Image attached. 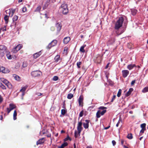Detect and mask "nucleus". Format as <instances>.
I'll list each match as a JSON object with an SVG mask.
<instances>
[{
  "instance_id": "1",
  "label": "nucleus",
  "mask_w": 148,
  "mask_h": 148,
  "mask_svg": "<svg viewBox=\"0 0 148 148\" xmlns=\"http://www.w3.org/2000/svg\"><path fill=\"white\" fill-rule=\"evenodd\" d=\"M124 19L122 17L119 18L118 20L116 22L115 24L114 28L115 29H118L121 27L123 25Z\"/></svg>"
},
{
  "instance_id": "2",
  "label": "nucleus",
  "mask_w": 148,
  "mask_h": 148,
  "mask_svg": "<svg viewBox=\"0 0 148 148\" xmlns=\"http://www.w3.org/2000/svg\"><path fill=\"white\" fill-rule=\"evenodd\" d=\"M60 9L62 13L64 14H67L69 12L68 6L66 3L62 4L60 7Z\"/></svg>"
},
{
  "instance_id": "3",
  "label": "nucleus",
  "mask_w": 148,
  "mask_h": 148,
  "mask_svg": "<svg viewBox=\"0 0 148 148\" xmlns=\"http://www.w3.org/2000/svg\"><path fill=\"white\" fill-rule=\"evenodd\" d=\"M104 107H100L99 108L100 110H98L96 113V116L97 118H99L101 115H103L106 112V110H104Z\"/></svg>"
},
{
  "instance_id": "4",
  "label": "nucleus",
  "mask_w": 148,
  "mask_h": 148,
  "mask_svg": "<svg viewBox=\"0 0 148 148\" xmlns=\"http://www.w3.org/2000/svg\"><path fill=\"white\" fill-rule=\"evenodd\" d=\"M42 73L39 71H32L31 73V75L33 77H36L42 75Z\"/></svg>"
},
{
  "instance_id": "5",
  "label": "nucleus",
  "mask_w": 148,
  "mask_h": 148,
  "mask_svg": "<svg viewBox=\"0 0 148 148\" xmlns=\"http://www.w3.org/2000/svg\"><path fill=\"white\" fill-rule=\"evenodd\" d=\"M22 47L23 46L21 44H18L12 50V51L14 53H16L18 51H19Z\"/></svg>"
},
{
  "instance_id": "6",
  "label": "nucleus",
  "mask_w": 148,
  "mask_h": 148,
  "mask_svg": "<svg viewBox=\"0 0 148 148\" xmlns=\"http://www.w3.org/2000/svg\"><path fill=\"white\" fill-rule=\"evenodd\" d=\"M16 108L15 105L13 103H10L9 104V106L8 108H7V112L8 114L12 110Z\"/></svg>"
},
{
  "instance_id": "7",
  "label": "nucleus",
  "mask_w": 148,
  "mask_h": 148,
  "mask_svg": "<svg viewBox=\"0 0 148 148\" xmlns=\"http://www.w3.org/2000/svg\"><path fill=\"white\" fill-rule=\"evenodd\" d=\"M57 43V41L56 40H54L52 41L48 45L47 48L48 49H50L52 47H53L56 45Z\"/></svg>"
},
{
  "instance_id": "8",
  "label": "nucleus",
  "mask_w": 148,
  "mask_h": 148,
  "mask_svg": "<svg viewBox=\"0 0 148 148\" xmlns=\"http://www.w3.org/2000/svg\"><path fill=\"white\" fill-rule=\"evenodd\" d=\"M82 123L81 122H79L77 124V130L81 132L82 127Z\"/></svg>"
},
{
  "instance_id": "9",
  "label": "nucleus",
  "mask_w": 148,
  "mask_h": 148,
  "mask_svg": "<svg viewBox=\"0 0 148 148\" xmlns=\"http://www.w3.org/2000/svg\"><path fill=\"white\" fill-rule=\"evenodd\" d=\"M83 97L82 96H80L78 99L79 105L80 106H82L83 102Z\"/></svg>"
},
{
  "instance_id": "10",
  "label": "nucleus",
  "mask_w": 148,
  "mask_h": 148,
  "mask_svg": "<svg viewBox=\"0 0 148 148\" xmlns=\"http://www.w3.org/2000/svg\"><path fill=\"white\" fill-rule=\"evenodd\" d=\"M55 27L57 29V31L58 32H59L61 28L62 25L60 23H57L55 25Z\"/></svg>"
},
{
  "instance_id": "11",
  "label": "nucleus",
  "mask_w": 148,
  "mask_h": 148,
  "mask_svg": "<svg viewBox=\"0 0 148 148\" xmlns=\"http://www.w3.org/2000/svg\"><path fill=\"white\" fill-rule=\"evenodd\" d=\"M9 72V71L7 69L6 70L3 67H0V72H2L3 73H7Z\"/></svg>"
},
{
  "instance_id": "12",
  "label": "nucleus",
  "mask_w": 148,
  "mask_h": 148,
  "mask_svg": "<svg viewBox=\"0 0 148 148\" xmlns=\"http://www.w3.org/2000/svg\"><path fill=\"white\" fill-rule=\"evenodd\" d=\"M85 123H83V126L85 129H87L89 127V121L88 120H86L85 121Z\"/></svg>"
},
{
  "instance_id": "13",
  "label": "nucleus",
  "mask_w": 148,
  "mask_h": 148,
  "mask_svg": "<svg viewBox=\"0 0 148 148\" xmlns=\"http://www.w3.org/2000/svg\"><path fill=\"white\" fill-rule=\"evenodd\" d=\"M123 76V77H126L129 73V71L127 70H124L122 71Z\"/></svg>"
},
{
  "instance_id": "14",
  "label": "nucleus",
  "mask_w": 148,
  "mask_h": 148,
  "mask_svg": "<svg viewBox=\"0 0 148 148\" xmlns=\"http://www.w3.org/2000/svg\"><path fill=\"white\" fill-rule=\"evenodd\" d=\"M6 50V47L4 45H0V53H3Z\"/></svg>"
},
{
  "instance_id": "15",
  "label": "nucleus",
  "mask_w": 148,
  "mask_h": 148,
  "mask_svg": "<svg viewBox=\"0 0 148 148\" xmlns=\"http://www.w3.org/2000/svg\"><path fill=\"white\" fill-rule=\"evenodd\" d=\"M70 40V38L69 37H65L63 40V42L64 44H67Z\"/></svg>"
},
{
  "instance_id": "16",
  "label": "nucleus",
  "mask_w": 148,
  "mask_h": 148,
  "mask_svg": "<svg viewBox=\"0 0 148 148\" xmlns=\"http://www.w3.org/2000/svg\"><path fill=\"white\" fill-rule=\"evenodd\" d=\"M41 53L40 51L36 53L33 54V58L34 59H36L38 57L41 55Z\"/></svg>"
},
{
  "instance_id": "17",
  "label": "nucleus",
  "mask_w": 148,
  "mask_h": 148,
  "mask_svg": "<svg viewBox=\"0 0 148 148\" xmlns=\"http://www.w3.org/2000/svg\"><path fill=\"white\" fill-rule=\"evenodd\" d=\"M133 89L132 88H130L129 89L128 91L127 92V93L125 94V96L127 97L129 96L131 92L133 91Z\"/></svg>"
},
{
  "instance_id": "18",
  "label": "nucleus",
  "mask_w": 148,
  "mask_h": 148,
  "mask_svg": "<svg viewBox=\"0 0 148 148\" xmlns=\"http://www.w3.org/2000/svg\"><path fill=\"white\" fill-rule=\"evenodd\" d=\"M81 132L78 131L76 130H75L74 132V136L75 138H77L78 136H79L80 135Z\"/></svg>"
},
{
  "instance_id": "19",
  "label": "nucleus",
  "mask_w": 148,
  "mask_h": 148,
  "mask_svg": "<svg viewBox=\"0 0 148 148\" xmlns=\"http://www.w3.org/2000/svg\"><path fill=\"white\" fill-rule=\"evenodd\" d=\"M1 80L2 82L5 84L6 85H7L9 83V82L8 80L4 78H1Z\"/></svg>"
},
{
  "instance_id": "20",
  "label": "nucleus",
  "mask_w": 148,
  "mask_h": 148,
  "mask_svg": "<svg viewBox=\"0 0 148 148\" xmlns=\"http://www.w3.org/2000/svg\"><path fill=\"white\" fill-rule=\"evenodd\" d=\"M135 66V64H131L127 66V69L129 70H131V69H132Z\"/></svg>"
},
{
  "instance_id": "21",
  "label": "nucleus",
  "mask_w": 148,
  "mask_h": 148,
  "mask_svg": "<svg viewBox=\"0 0 148 148\" xmlns=\"http://www.w3.org/2000/svg\"><path fill=\"white\" fill-rule=\"evenodd\" d=\"M60 57L59 55H57L56 56H55V57L54 58L55 62H58V61L60 60Z\"/></svg>"
},
{
  "instance_id": "22",
  "label": "nucleus",
  "mask_w": 148,
  "mask_h": 148,
  "mask_svg": "<svg viewBox=\"0 0 148 148\" xmlns=\"http://www.w3.org/2000/svg\"><path fill=\"white\" fill-rule=\"evenodd\" d=\"M44 142V141L43 140V139L42 138L39 139L38 141H37L36 143V144L37 145L43 143Z\"/></svg>"
},
{
  "instance_id": "23",
  "label": "nucleus",
  "mask_w": 148,
  "mask_h": 148,
  "mask_svg": "<svg viewBox=\"0 0 148 148\" xmlns=\"http://www.w3.org/2000/svg\"><path fill=\"white\" fill-rule=\"evenodd\" d=\"M68 145V143L66 142H65L63 144H62L60 146L58 147V148H64V147L67 146Z\"/></svg>"
},
{
  "instance_id": "24",
  "label": "nucleus",
  "mask_w": 148,
  "mask_h": 148,
  "mask_svg": "<svg viewBox=\"0 0 148 148\" xmlns=\"http://www.w3.org/2000/svg\"><path fill=\"white\" fill-rule=\"evenodd\" d=\"M86 45H84V46H82L80 49V51L82 52V53H84L85 51L84 48V47H86Z\"/></svg>"
},
{
  "instance_id": "25",
  "label": "nucleus",
  "mask_w": 148,
  "mask_h": 148,
  "mask_svg": "<svg viewBox=\"0 0 148 148\" xmlns=\"http://www.w3.org/2000/svg\"><path fill=\"white\" fill-rule=\"evenodd\" d=\"M17 112L16 110H14L13 113V119L14 120L16 119Z\"/></svg>"
},
{
  "instance_id": "26",
  "label": "nucleus",
  "mask_w": 148,
  "mask_h": 148,
  "mask_svg": "<svg viewBox=\"0 0 148 148\" xmlns=\"http://www.w3.org/2000/svg\"><path fill=\"white\" fill-rule=\"evenodd\" d=\"M13 77L14 79L16 80L19 81L20 79V78L19 77L16 75H14Z\"/></svg>"
},
{
  "instance_id": "27",
  "label": "nucleus",
  "mask_w": 148,
  "mask_h": 148,
  "mask_svg": "<svg viewBox=\"0 0 148 148\" xmlns=\"http://www.w3.org/2000/svg\"><path fill=\"white\" fill-rule=\"evenodd\" d=\"M68 48L67 47H65L63 53L65 55H67L68 53Z\"/></svg>"
},
{
  "instance_id": "28",
  "label": "nucleus",
  "mask_w": 148,
  "mask_h": 148,
  "mask_svg": "<svg viewBox=\"0 0 148 148\" xmlns=\"http://www.w3.org/2000/svg\"><path fill=\"white\" fill-rule=\"evenodd\" d=\"M127 138L129 139H131L133 138L132 135L131 133L128 134L127 136Z\"/></svg>"
},
{
  "instance_id": "29",
  "label": "nucleus",
  "mask_w": 148,
  "mask_h": 148,
  "mask_svg": "<svg viewBox=\"0 0 148 148\" xmlns=\"http://www.w3.org/2000/svg\"><path fill=\"white\" fill-rule=\"evenodd\" d=\"M73 96V95L71 93H69L68 95L67 98L69 99H71Z\"/></svg>"
},
{
  "instance_id": "30",
  "label": "nucleus",
  "mask_w": 148,
  "mask_h": 148,
  "mask_svg": "<svg viewBox=\"0 0 148 148\" xmlns=\"http://www.w3.org/2000/svg\"><path fill=\"white\" fill-rule=\"evenodd\" d=\"M4 19L6 23H7L8 22V20L9 19V16L8 15H5L4 17Z\"/></svg>"
},
{
  "instance_id": "31",
  "label": "nucleus",
  "mask_w": 148,
  "mask_h": 148,
  "mask_svg": "<svg viewBox=\"0 0 148 148\" xmlns=\"http://www.w3.org/2000/svg\"><path fill=\"white\" fill-rule=\"evenodd\" d=\"M122 92V90L121 89H119V91L117 93V96L118 97H119L121 94Z\"/></svg>"
},
{
  "instance_id": "32",
  "label": "nucleus",
  "mask_w": 148,
  "mask_h": 148,
  "mask_svg": "<svg viewBox=\"0 0 148 148\" xmlns=\"http://www.w3.org/2000/svg\"><path fill=\"white\" fill-rule=\"evenodd\" d=\"M18 19V16L16 15L14 16L12 20L13 22L16 21Z\"/></svg>"
},
{
  "instance_id": "33",
  "label": "nucleus",
  "mask_w": 148,
  "mask_h": 148,
  "mask_svg": "<svg viewBox=\"0 0 148 148\" xmlns=\"http://www.w3.org/2000/svg\"><path fill=\"white\" fill-rule=\"evenodd\" d=\"M10 89H12L13 88V86L9 82L6 85Z\"/></svg>"
},
{
  "instance_id": "34",
  "label": "nucleus",
  "mask_w": 148,
  "mask_h": 148,
  "mask_svg": "<svg viewBox=\"0 0 148 148\" xmlns=\"http://www.w3.org/2000/svg\"><path fill=\"white\" fill-rule=\"evenodd\" d=\"M148 91V87H145L142 90V92H143L145 93Z\"/></svg>"
},
{
  "instance_id": "35",
  "label": "nucleus",
  "mask_w": 148,
  "mask_h": 148,
  "mask_svg": "<svg viewBox=\"0 0 148 148\" xmlns=\"http://www.w3.org/2000/svg\"><path fill=\"white\" fill-rule=\"evenodd\" d=\"M6 56L8 59L10 60L12 58V56L10 53H7L6 55Z\"/></svg>"
},
{
  "instance_id": "36",
  "label": "nucleus",
  "mask_w": 148,
  "mask_h": 148,
  "mask_svg": "<svg viewBox=\"0 0 148 148\" xmlns=\"http://www.w3.org/2000/svg\"><path fill=\"white\" fill-rule=\"evenodd\" d=\"M146 126V124L144 123L140 125V127L143 129H145V127Z\"/></svg>"
},
{
  "instance_id": "37",
  "label": "nucleus",
  "mask_w": 148,
  "mask_h": 148,
  "mask_svg": "<svg viewBox=\"0 0 148 148\" xmlns=\"http://www.w3.org/2000/svg\"><path fill=\"white\" fill-rule=\"evenodd\" d=\"M132 12L133 15H135L137 13V11L135 9H134L132 10Z\"/></svg>"
},
{
  "instance_id": "38",
  "label": "nucleus",
  "mask_w": 148,
  "mask_h": 148,
  "mask_svg": "<svg viewBox=\"0 0 148 148\" xmlns=\"http://www.w3.org/2000/svg\"><path fill=\"white\" fill-rule=\"evenodd\" d=\"M82 62H77V65L78 68H80V65L81 64Z\"/></svg>"
},
{
  "instance_id": "39",
  "label": "nucleus",
  "mask_w": 148,
  "mask_h": 148,
  "mask_svg": "<svg viewBox=\"0 0 148 148\" xmlns=\"http://www.w3.org/2000/svg\"><path fill=\"white\" fill-rule=\"evenodd\" d=\"M66 110L65 109H62L61 111V114L62 115H64L66 113Z\"/></svg>"
},
{
  "instance_id": "40",
  "label": "nucleus",
  "mask_w": 148,
  "mask_h": 148,
  "mask_svg": "<svg viewBox=\"0 0 148 148\" xmlns=\"http://www.w3.org/2000/svg\"><path fill=\"white\" fill-rule=\"evenodd\" d=\"M26 88L25 87H23L21 88V89L20 90V91L24 92L26 90Z\"/></svg>"
},
{
  "instance_id": "41",
  "label": "nucleus",
  "mask_w": 148,
  "mask_h": 148,
  "mask_svg": "<svg viewBox=\"0 0 148 148\" xmlns=\"http://www.w3.org/2000/svg\"><path fill=\"white\" fill-rule=\"evenodd\" d=\"M0 87L2 88L3 89H6V87L5 86L2 84H0Z\"/></svg>"
},
{
  "instance_id": "42",
  "label": "nucleus",
  "mask_w": 148,
  "mask_h": 148,
  "mask_svg": "<svg viewBox=\"0 0 148 148\" xmlns=\"http://www.w3.org/2000/svg\"><path fill=\"white\" fill-rule=\"evenodd\" d=\"M58 79V77L56 76H55L53 77V80L55 81H57Z\"/></svg>"
},
{
  "instance_id": "43",
  "label": "nucleus",
  "mask_w": 148,
  "mask_h": 148,
  "mask_svg": "<svg viewBox=\"0 0 148 148\" xmlns=\"http://www.w3.org/2000/svg\"><path fill=\"white\" fill-rule=\"evenodd\" d=\"M41 9V7L40 6H38L36 8L35 11H40Z\"/></svg>"
},
{
  "instance_id": "44",
  "label": "nucleus",
  "mask_w": 148,
  "mask_h": 148,
  "mask_svg": "<svg viewBox=\"0 0 148 148\" xmlns=\"http://www.w3.org/2000/svg\"><path fill=\"white\" fill-rule=\"evenodd\" d=\"M84 113V111L83 110H82L79 113V117H81L83 116V114Z\"/></svg>"
},
{
  "instance_id": "45",
  "label": "nucleus",
  "mask_w": 148,
  "mask_h": 148,
  "mask_svg": "<svg viewBox=\"0 0 148 148\" xmlns=\"http://www.w3.org/2000/svg\"><path fill=\"white\" fill-rule=\"evenodd\" d=\"M22 11L23 12H25L27 11V8L26 7H23L22 9Z\"/></svg>"
},
{
  "instance_id": "46",
  "label": "nucleus",
  "mask_w": 148,
  "mask_h": 148,
  "mask_svg": "<svg viewBox=\"0 0 148 148\" xmlns=\"http://www.w3.org/2000/svg\"><path fill=\"white\" fill-rule=\"evenodd\" d=\"M6 13H8L9 14V16H10L11 12L10 10H8L6 11Z\"/></svg>"
},
{
  "instance_id": "47",
  "label": "nucleus",
  "mask_w": 148,
  "mask_h": 148,
  "mask_svg": "<svg viewBox=\"0 0 148 148\" xmlns=\"http://www.w3.org/2000/svg\"><path fill=\"white\" fill-rule=\"evenodd\" d=\"M120 122H121V120H119V121H118L117 123L116 124V126L117 127H118L119 126V124L120 123Z\"/></svg>"
},
{
  "instance_id": "48",
  "label": "nucleus",
  "mask_w": 148,
  "mask_h": 148,
  "mask_svg": "<svg viewBox=\"0 0 148 148\" xmlns=\"http://www.w3.org/2000/svg\"><path fill=\"white\" fill-rule=\"evenodd\" d=\"M112 143L113 146L115 145L116 144V142L114 140H113L112 141Z\"/></svg>"
},
{
  "instance_id": "49",
  "label": "nucleus",
  "mask_w": 148,
  "mask_h": 148,
  "mask_svg": "<svg viewBox=\"0 0 148 148\" xmlns=\"http://www.w3.org/2000/svg\"><path fill=\"white\" fill-rule=\"evenodd\" d=\"M115 97H116L115 95H114L113 96V98H112V100H111L112 102L114 100V99L115 98Z\"/></svg>"
},
{
  "instance_id": "50",
  "label": "nucleus",
  "mask_w": 148,
  "mask_h": 148,
  "mask_svg": "<svg viewBox=\"0 0 148 148\" xmlns=\"http://www.w3.org/2000/svg\"><path fill=\"white\" fill-rule=\"evenodd\" d=\"M145 129H142L140 131V132L143 133H144V131Z\"/></svg>"
},
{
  "instance_id": "51",
  "label": "nucleus",
  "mask_w": 148,
  "mask_h": 148,
  "mask_svg": "<svg viewBox=\"0 0 148 148\" xmlns=\"http://www.w3.org/2000/svg\"><path fill=\"white\" fill-rule=\"evenodd\" d=\"M65 139L66 140H71V138L69 136H68L66 138H65Z\"/></svg>"
},
{
  "instance_id": "52",
  "label": "nucleus",
  "mask_w": 148,
  "mask_h": 148,
  "mask_svg": "<svg viewBox=\"0 0 148 148\" xmlns=\"http://www.w3.org/2000/svg\"><path fill=\"white\" fill-rule=\"evenodd\" d=\"M135 80L132 81L131 83V85H133L135 83Z\"/></svg>"
},
{
  "instance_id": "53",
  "label": "nucleus",
  "mask_w": 148,
  "mask_h": 148,
  "mask_svg": "<svg viewBox=\"0 0 148 148\" xmlns=\"http://www.w3.org/2000/svg\"><path fill=\"white\" fill-rule=\"evenodd\" d=\"M3 101V99L0 95V102H1Z\"/></svg>"
},
{
  "instance_id": "54",
  "label": "nucleus",
  "mask_w": 148,
  "mask_h": 148,
  "mask_svg": "<svg viewBox=\"0 0 148 148\" xmlns=\"http://www.w3.org/2000/svg\"><path fill=\"white\" fill-rule=\"evenodd\" d=\"M42 95V94L40 93H39V92H38L37 93V95L38 96H40V95Z\"/></svg>"
},
{
  "instance_id": "55",
  "label": "nucleus",
  "mask_w": 148,
  "mask_h": 148,
  "mask_svg": "<svg viewBox=\"0 0 148 148\" xmlns=\"http://www.w3.org/2000/svg\"><path fill=\"white\" fill-rule=\"evenodd\" d=\"M11 13H12V14L10 16L11 17L14 14V12L13 11H12L11 12Z\"/></svg>"
},
{
  "instance_id": "56",
  "label": "nucleus",
  "mask_w": 148,
  "mask_h": 148,
  "mask_svg": "<svg viewBox=\"0 0 148 148\" xmlns=\"http://www.w3.org/2000/svg\"><path fill=\"white\" fill-rule=\"evenodd\" d=\"M109 63H108V64H107V65H106V69H107V68L108 67V66H109Z\"/></svg>"
},
{
  "instance_id": "57",
  "label": "nucleus",
  "mask_w": 148,
  "mask_h": 148,
  "mask_svg": "<svg viewBox=\"0 0 148 148\" xmlns=\"http://www.w3.org/2000/svg\"><path fill=\"white\" fill-rule=\"evenodd\" d=\"M64 132H65L63 130H61V133H64Z\"/></svg>"
},
{
  "instance_id": "58",
  "label": "nucleus",
  "mask_w": 148,
  "mask_h": 148,
  "mask_svg": "<svg viewBox=\"0 0 148 148\" xmlns=\"http://www.w3.org/2000/svg\"><path fill=\"white\" fill-rule=\"evenodd\" d=\"M23 0H18V2L19 3H20Z\"/></svg>"
},
{
  "instance_id": "59",
  "label": "nucleus",
  "mask_w": 148,
  "mask_h": 148,
  "mask_svg": "<svg viewBox=\"0 0 148 148\" xmlns=\"http://www.w3.org/2000/svg\"><path fill=\"white\" fill-rule=\"evenodd\" d=\"M3 119V116L2 115L1 116V120H2Z\"/></svg>"
},
{
  "instance_id": "60",
  "label": "nucleus",
  "mask_w": 148,
  "mask_h": 148,
  "mask_svg": "<svg viewBox=\"0 0 148 148\" xmlns=\"http://www.w3.org/2000/svg\"><path fill=\"white\" fill-rule=\"evenodd\" d=\"M123 147L124 148H128L125 145L123 146Z\"/></svg>"
},
{
  "instance_id": "61",
  "label": "nucleus",
  "mask_w": 148,
  "mask_h": 148,
  "mask_svg": "<svg viewBox=\"0 0 148 148\" xmlns=\"http://www.w3.org/2000/svg\"><path fill=\"white\" fill-rule=\"evenodd\" d=\"M129 113H130V114H132L133 112L132 111H130V112H129Z\"/></svg>"
},
{
  "instance_id": "62",
  "label": "nucleus",
  "mask_w": 148,
  "mask_h": 148,
  "mask_svg": "<svg viewBox=\"0 0 148 148\" xmlns=\"http://www.w3.org/2000/svg\"><path fill=\"white\" fill-rule=\"evenodd\" d=\"M142 138H143V137H141L140 138V140H141L142 139Z\"/></svg>"
},
{
  "instance_id": "63",
  "label": "nucleus",
  "mask_w": 148,
  "mask_h": 148,
  "mask_svg": "<svg viewBox=\"0 0 148 148\" xmlns=\"http://www.w3.org/2000/svg\"><path fill=\"white\" fill-rule=\"evenodd\" d=\"M121 144L122 145H123V142L122 140V141H121Z\"/></svg>"
},
{
  "instance_id": "64",
  "label": "nucleus",
  "mask_w": 148,
  "mask_h": 148,
  "mask_svg": "<svg viewBox=\"0 0 148 148\" xmlns=\"http://www.w3.org/2000/svg\"><path fill=\"white\" fill-rule=\"evenodd\" d=\"M109 127H106V129H108V128Z\"/></svg>"
}]
</instances>
